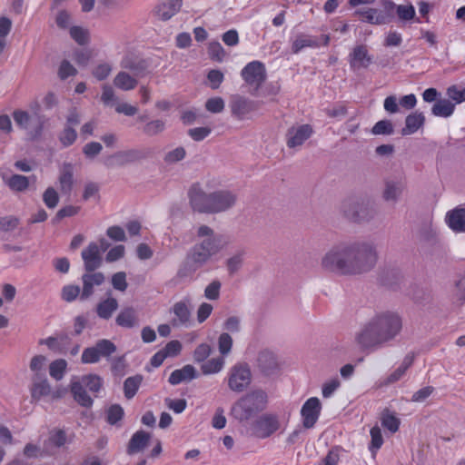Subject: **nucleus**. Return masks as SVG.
<instances>
[{
  "instance_id": "nucleus-1",
  "label": "nucleus",
  "mask_w": 465,
  "mask_h": 465,
  "mask_svg": "<svg viewBox=\"0 0 465 465\" xmlns=\"http://www.w3.org/2000/svg\"><path fill=\"white\" fill-rule=\"evenodd\" d=\"M378 261L377 247L370 241L341 242L321 258L322 271L338 275H360L371 271Z\"/></svg>"
},
{
  "instance_id": "nucleus-2",
  "label": "nucleus",
  "mask_w": 465,
  "mask_h": 465,
  "mask_svg": "<svg viewBox=\"0 0 465 465\" xmlns=\"http://www.w3.org/2000/svg\"><path fill=\"white\" fill-rule=\"evenodd\" d=\"M402 329L401 316L393 312L374 315L355 335V341L362 349L381 347L398 336Z\"/></svg>"
},
{
  "instance_id": "nucleus-3",
  "label": "nucleus",
  "mask_w": 465,
  "mask_h": 465,
  "mask_svg": "<svg viewBox=\"0 0 465 465\" xmlns=\"http://www.w3.org/2000/svg\"><path fill=\"white\" fill-rule=\"evenodd\" d=\"M267 402V395L262 390L252 391L240 400L232 407V415L239 421H245L262 411Z\"/></svg>"
},
{
  "instance_id": "nucleus-4",
  "label": "nucleus",
  "mask_w": 465,
  "mask_h": 465,
  "mask_svg": "<svg viewBox=\"0 0 465 465\" xmlns=\"http://www.w3.org/2000/svg\"><path fill=\"white\" fill-rule=\"evenodd\" d=\"M341 213L349 221L359 223L371 222L377 215V210L373 204L352 198L341 203Z\"/></svg>"
},
{
  "instance_id": "nucleus-5",
  "label": "nucleus",
  "mask_w": 465,
  "mask_h": 465,
  "mask_svg": "<svg viewBox=\"0 0 465 465\" xmlns=\"http://www.w3.org/2000/svg\"><path fill=\"white\" fill-rule=\"evenodd\" d=\"M197 237L203 240L193 246L204 253L210 260L217 255L226 246L224 236L215 233L208 225L202 224L197 229Z\"/></svg>"
},
{
  "instance_id": "nucleus-6",
  "label": "nucleus",
  "mask_w": 465,
  "mask_h": 465,
  "mask_svg": "<svg viewBox=\"0 0 465 465\" xmlns=\"http://www.w3.org/2000/svg\"><path fill=\"white\" fill-rule=\"evenodd\" d=\"M13 118L17 126L26 132L31 140L38 139L44 130L47 118L40 113L29 114L26 111L15 110Z\"/></svg>"
},
{
  "instance_id": "nucleus-7",
  "label": "nucleus",
  "mask_w": 465,
  "mask_h": 465,
  "mask_svg": "<svg viewBox=\"0 0 465 465\" xmlns=\"http://www.w3.org/2000/svg\"><path fill=\"white\" fill-rule=\"evenodd\" d=\"M241 76L249 86V93L257 96L267 78L265 65L260 61L250 62L242 69Z\"/></svg>"
},
{
  "instance_id": "nucleus-8",
  "label": "nucleus",
  "mask_w": 465,
  "mask_h": 465,
  "mask_svg": "<svg viewBox=\"0 0 465 465\" xmlns=\"http://www.w3.org/2000/svg\"><path fill=\"white\" fill-rule=\"evenodd\" d=\"M211 260L196 247L193 246L180 264L176 276L179 279L193 278L195 272Z\"/></svg>"
},
{
  "instance_id": "nucleus-9",
  "label": "nucleus",
  "mask_w": 465,
  "mask_h": 465,
  "mask_svg": "<svg viewBox=\"0 0 465 465\" xmlns=\"http://www.w3.org/2000/svg\"><path fill=\"white\" fill-rule=\"evenodd\" d=\"M228 387L235 392L245 391L252 381V372L245 362H238L230 368L227 376Z\"/></svg>"
},
{
  "instance_id": "nucleus-10",
  "label": "nucleus",
  "mask_w": 465,
  "mask_h": 465,
  "mask_svg": "<svg viewBox=\"0 0 465 465\" xmlns=\"http://www.w3.org/2000/svg\"><path fill=\"white\" fill-rule=\"evenodd\" d=\"M407 182L402 173L389 175L383 179L382 199L389 203L396 204L401 198Z\"/></svg>"
},
{
  "instance_id": "nucleus-11",
  "label": "nucleus",
  "mask_w": 465,
  "mask_h": 465,
  "mask_svg": "<svg viewBox=\"0 0 465 465\" xmlns=\"http://www.w3.org/2000/svg\"><path fill=\"white\" fill-rule=\"evenodd\" d=\"M191 208L200 213L212 214V193H206L199 184H193L188 191Z\"/></svg>"
},
{
  "instance_id": "nucleus-12",
  "label": "nucleus",
  "mask_w": 465,
  "mask_h": 465,
  "mask_svg": "<svg viewBox=\"0 0 465 465\" xmlns=\"http://www.w3.org/2000/svg\"><path fill=\"white\" fill-rule=\"evenodd\" d=\"M312 134V125L308 124H294L286 132V145L289 149L299 150Z\"/></svg>"
},
{
  "instance_id": "nucleus-13",
  "label": "nucleus",
  "mask_w": 465,
  "mask_h": 465,
  "mask_svg": "<svg viewBox=\"0 0 465 465\" xmlns=\"http://www.w3.org/2000/svg\"><path fill=\"white\" fill-rule=\"evenodd\" d=\"M237 194L230 190L212 192V214L220 213L232 209L237 203Z\"/></svg>"
},
{
  "instance_id": "nucleus-14",
  "label": "nucleus",
  "mask_w": 465,
  "mask_h": 465,
  "mask_svg": "<svg viewBox=\"0 0 465 465\" xmlns=\"http://www.w3.org/2000/svg\"><path fill=\"white\" fill-rule=\"evenodd\" d=\"M146 153L139 149L118 151L106 158L104 163L108 167L124 166L141 161Z\"/></svg>"
},
{
  "instance_id": "nucleus-15",
  "label": "nucleus",
  "mask_w": 465,
  "mask_h": 465,
  "mask_svg": "<svg viewBox=\"0 0 465 465\" xmlns=\"http://www.w3.org/2000/svg\"><path fill=\"white\" fill-rule=\"evenodd\" d=\"M260 105V102L252 101L241 95H234L230 101L232 114L239 120H242L249 114L257 111Z\"/></svg>"
},
{
  "instance_id": "nucleus-16",
  "label": "nucleus",
  "mask_w": 465,
  "mask_h": 465,
  "mask_svg": "<svg viewBox=\"0 0 465 465\" xmlns=\"http://www.w3.org/2000/svg\"><path fill=\"white\" fill-rule=\"evenodd\" d=\"M321 410V401L316 397H312L304 402L301 410L304 428L311 429L314 426L319 419Z\"/></svg>"
},
{
  "instance_id": "nucleus-17",
  "label": "nucleus",
  "mask_w": 465,
  "mask_h": 465,
  "mask_svg": "<svg viewBox=\"0 0 465 465\" xmlns=\"http://www.w3.org/2000/svg\"><path fill=\"white\" fill-rule=\"evenodd\" d=\"M373 62V57L369 54L364 45H356L349 54L350 67L352 71L368 68Z\"/></svg>"
},
{
  "instance_id": "nucleus-18",
  "label": "nucleus",
  "mask_w": 465,
  "mask_h": 465,
  "mask_svg": "<svg viewBox=\"0 0 465 465\" xmlns=\"http://www.w3.org/2000/svg\"><path fill=\"white\" fill-rule=\"evenodd\" d=\"M259 370L267 376L274 375L280 371V363L277 356L269 350H262L257 357Z\"/></svg>"
},
{
  "instance_id": "nucleus-19",
  "label": "nucleus",
  "mask_w": 465,
  "mask_h": 465,
  "mask_svg": "<svg viewBox=\"0 0 465 465\" xmlns=\"http://www.w3.org/2000/svg\"><path fill=\"white\" fill-rule=\"evenodd\" d=\"M82 258L84 263V269L88 272H94L103 262L100 248L96 242H90L88 246L83 250Z\"/></svg>"
},
{
  "instance_id": "nucleus-20",
  "label": "nucleus",
  "mask_w": 465,
  "mask_h": 465,
  "mask_svg": "<svg viewBox=\"0 0 465 465\" xmlns=\"http://www.w3.org/2000/svg\"><path fill=\"white\" fill-rule=\"evenodd\" d=\"M255 428L257 436L265 439L279 430L280 423L275 415L265 414L256 421Z\"/></svg>"
},
{
  "instance_id": "nucleus-21",
  "label": "nucleus",
  "mask_w": 465,
  "mask_h": 465,
  "mask_svg": "<svg viewBox=\"0 0 465 465\" xmlns=\"http://www.w3.org/2000/svg\"><path fill=\"white\" fill-rule=\"evenodd\" d=\"M74 167L71 163H64L59 170V190L64 195H70L74 184Z\"/></svg>"
},
{
  "instance_id": "nucleus-22",
  "label": "nucleus",
  "mask_w": 465,
  "mask_h": 465,
  "mask_svg": "<svg viewBox=\"0 0 465 465\" xmlns=\"http://www.w3.org/2000/svg\"><path fill=\"white\" fill-rule=\"evenodd\" d=\"M83 291L80 299L86 300L94 293V287L99 286L104 282V275L102 272H86L82 275Z\"/></svg>"
},
{
  "instance_id": "nucleus-23",
  "label": "nucleus",
  "mask_w": 465,
  "mask_h": 465,
  "mask_svg": "<svg viewBox=\"0 0 465 465\" xmlns=\"http://www.w3.org/2000/svg\"><path fill=\"white\" fill-rule=\"evenodd\" d=\"M354 15L361 17L363 22L371 25L388 24V15L376 8H360L354 12Z\"/></svg>"
},
{
  "instance_id": "nucleus-24",
  "label": "nucleus",
  "mask_w": 465,
  "mask_h": 465,
  "mask_svg": "<svg viewBox=\"0 0 465 465\" xmlns=\"http://www.w3.org/2000/svg\"><path fill=\"white\" fill-rule=\"evenodd\" d=\"M416 354L411 351L405 355L400 366L394 370L388 377L382 381V385H390L401 380L406 374L408 369L413 364Z\"/></svg>"
},
{
  "instance_id": "nucleus-25",
  "label": "nucleus",
  "mask_w": 465,
  "mask_h": 465,
  "mask_svg": "<svg viewBox=\"0 0 465 465\" xmlns=\"http://www.w3.org/2000/svg\"><path fill=\"white\" fill-rule=\"evenodd\" d=\"M183 0H162L155 7L156 15L163 20H169L182 7Z\"/></svg>"
},
{
  "instance_id": "nucleus-26",
  "label": "nucleus",
  "mask_w": 465,
  "mask_h": 465,
  "mask_svg": "<svg viewBox=\"0 0 465 465\" xmlns=\"http://www.w3.org/2000/svg\"><path fill=\"white\" fill-rule=\"evenodd\" d=\"M121 66L132 72L134 76L142 77L147 72L148 64L142 58L126 56L122 60Z\"/></svg>"
},
{
  "instance_id": "nucleus-27",
  "label": "nucleus",
  "mask_w": 465,
  "mask_h": 465,
  "mask_svg": "<svg viewBox=\"0 0 465 465\" xmlns=\"http://www.w3.org/2000/svg\"><path fill=\"white\" fill-rule=\"evenodd\" d=\"M150 438V434L144 430L136 431L128 443L127 453L132 455L142 451L148 445Z\"/></svg>"
},
{
  "instance_id": "nucleus-28",
  "label": "nucleus",
  "mask_w": 465,
  "mask_h": 465,
  "mask_svg": "<svg viewBox=\"0 0 465 465\" xmlns=\"http://www.w3.org/2000/svg\"><path fill=\"white\" fill-rule=\"evenodd\" d=\"M115 322L117 325L124 328H133L138 325L139 319L136 310L133 307L124 308L117 315Z\"/></svg>"
},
{
  "instance_id": "nucleus-29",
  "label": "nucleus",
  "mask_w": 465,
  "mask_h": 465,
  "mask_svg": "<svg viewBox=\"0 0 465 465\" xmlns=\"http://www.w3.org/2000/svg\"><path fill=\"white\" fill-rule=\"evenodd\" d=\"M51 393V386L45 376H34L31 388V395L35 400L48 396Z\"/></svg>"
},
{
  "instance_id": "nucleus-30",
  "label": "nucleus",
  "mask_w": 465,
  "mask_h": 465,
  "mask_svg": "<svg viewBox=\"0 0 465 465\" xmlns=\"http://www.w3.org/2000/svg\"><path fill=\"white\" fill-rule=\"evenodd\" d=\"M425 123V117L422 113L414 112L409 114L405 119V127L401 130L402 135H410L416 133Z\"/></svg>"
},
{
  "instance_id": "nucleus-31",
  "label": "nucleus",
  "mask_w": 465,
  "mask_h": 465,
  "mask_svg": "<svg viewBox=\"0 0 465 465\" xmlns=\"http://www.w3.org/2000/svg\"><path fill=\"white\" fill-rule=\"evenodd\" d=\"M196 377V370L193 365H185L182 369L173 371L170 377L169 382L173 385L179 384L183 381H190Z\"/></svg>"
},
{
  "instance_id": "nucleus-32",
  "label": "nucleus",
  "mask_w": 465,
  "mask_h": 465,
  "mask_svg": "<svg viewBox=\"0 0 465 465\" xmlns=\"http://www.w3.org/2000/svg\"><path fill=\"white\" fill-rule=\"evenodd\" d=\"M447 223L455 232H465V208H457L448 213Z\"/></svg>"
},
{
  "instance_id": "nucleus-33",
  "label": "nucleus",
  "mask_w": 465,
  "mask_h": 465,
  "mask_svg": "<svg viewBox=\"0 0 465 465\" xmlns=\"http://www.w3.org/2000/svg\"><path fill=\"white\" fill-rule=\"evenodd\" d=\"M71 392L74 400L79 405L85 408H90L93 405L94 401L92 397L87 393V390L80 383L73 381L71 383Z\"/></svg>"
},
{
  "instance_id": "nucleus-34",
  "label": "nucleus",
  "mask_w": 465,
  "mask_h": 465,
  "mask_svg": "<svg viewBox=\"0 0 465 465\" xmlns=\"http://www.w3.org/2000/svg\"><path fill=\"white\" fill-rule=\"evenodd\" d=\"M75 382L83 385L94 397H96L97 393L102 389L104 384L103 379L96 374H89L83 376L80 381H77Z\"/></svg>"
},
{
  "instance_id": "nucleus-35",
  "label": "nucleus",
  "mask_w": 465,
  "mask_h": 465,
  "mask_svg": "<svg viewBox=\"0 0 465 465\" xmlns=\"http://www.w3.org/2000/svg\"><path fill=\"white\" fill-rule=\"evenodd\" d=\"M136 77L130 75L128 73L122 71L119 72L114 79V84L124 91H130L137 85Z\"/></svg>"
},
{
  "instance_id": "nucleus-36",
  "label": "nucleus",
  "mask_w": 465,
  "mask_h": 465,
  "mask_svg": "<svg viewBox=\"0 0 465 465\" xmlns=\"http://www.w3.org/2000/svg\"><path fill=\"white\" fill-rule=\"evenodd\" d=\"M455 109V104L449 99L438 100L431 108V113L435 116L439 117H450Z\"/></svg>"
},
{
  "instance_id": "nucleus-37",
  "label": "nucleus",
  "mask_w": 465,
  "mask_h": 465,
  "mask_svg": "<svg viewBox=\"0 0 465 465\" xmlns=\"http://www.w3.org/2000/svg\"><path fill=\"white\" fill-rule=\"evenodd\" d=\"M70 339L67 335H58L56 337H48L47 339L41 340L40 344H45L50 350L62 353L65 350V345L69 342Z\"/></svg>"
},
{
  "instance_id": "nucleus-38",
  "label": "nucleus",
  "mask_w": 465,
  "mask_h": 465,
  "mask_svg": "<svg viewBox=\"0 0 465 465\" xmlns=\"http://www.w3.org/2000/svg\"><path fill=\"white\" fill-rule=\"evenodd\" d=\"M118 308V302L114 298H107L97 305V314L100 318L109 319Z\"/></svg>"
},
{
  "instance_id": "nucleus-39",
  "label": "nucleus",
  "mask_w": 465,
  "mask_h": 465,
  "mask_svg": "<svg viewBox=\"0 0 465 465\" xmlns=\"http://www.w3.org/2000/svg\"><path fill=\"white\" fill-rule=\"evenodd\" d=\"M224 364V358L220 356L205 361L202 364L201 370L204 375L214 374L220 372L223 370Z\"/></svg>"
},
{
  "instance_id": "nucleus-40",
  "label": "nucleus",
  "mask_w": 465,
  "mask_h": 465,
  "mask_svg": "<svg viewBox=\"0 0 465 465\" xmlns=\"http://www.w3.org/2000/svg\"><path fill=\"white\" fill-rule=\"evenodd\" d=\"M319 43L316 39L309 35H299L292 42V51L293 54L299 53L304 47H318Z\"/></svg>"
},
{
  "instance_id": "nucleus-41",
  "label": "nucleus",
  "mask_w": 465,
  "mask_h": 465,
  "mask_svg": "<svg viewBox=\"0 0 465 465\" xmlns=\"http://www.w3.org/2000/svg\"><path fill=\"white\" fill-rule=\"evenodd\" d=\"M8 187L15 192H24L29 186V179L21 174H13L6 180Z\"/></svg>"
},
{
  "instance_id": "nucleus-42",
  "label": "nucleus",
  "mask_w": 465,
  "mask_h": 465,
  "mask_svg": "<svg viewBox=\"0 0 465 465\" xmlns=\"http://www.w3.org/2000/svg\"><path fill=\"white\" fill-rule=\"evenodd\" d=\"M143 377L141 375L129 377L125 380L124 383V396L127 399H132L135 395L141 385Z\"/></svg>"
},
{
  "instance_id": "nucleus-43",
  "label": "nucleus",
  "mask_w": 465,
  "mask_h": 465,
  "mask_svg": "<svg viewBox=\"0 0 465 465\" xmlns=\"http://www.w3.org/2000/svg\"><path fill=\"white\" fill-rule=\"evenodd\" d=\"M381 425L389 430L391 432L394 433L399 430L400 427V420L392 414L388 409H385L381 413Z\"/></svg>"
},
{
  "instance_id": "nucleus-44",
  "label": "nucleus",
  "mask_w": 465,
  "mask_h": 465,
  "mask_svg": "<svg viewBox=\"0 0 465 465\" xmlns=\"http://www.w3.org/2000/svg\"><path fill=\"white\" fill-rule=\"evenodd\" d=\"M94 347L97 354L99 355V359H101V357L108 358L116 351V346L111 341L106 339L99 340L94 344Z\"/></svg>"
},
{
  "instance_id": "nucleus-45",
  "label": "nucleus",
  "mask_w": 465,
  "mask_h": 465,
  "mask_svg": "<svg viewBox=\"0 0 465 465\" xmlns=\"http://www.w3.org/2000/svg\"><path fill=\"white\" fill-rule=\"evenodd\" d=\"M244 259V252L239 251L226 261V268L230 275L235 274L242 267Z\"/></svg>"
},
{
  "instance_id": "nucleus-46",
  "label": "nucleus",
  "mask_w": 465,
  "mask_h": 465,
  "mask_svg": "<svg viewBox=\"0 0 465 465\" xmlns=\"http://www.w3.org/2000/svg\"><path fill=\"white\" fill-rule=\"evenodd\" d=\"M165 129V122L162 119H155L147 122L143 127V133L148 136L157 135Z\"/></svg>"
},
{
  "instance_id": "nucleus-47",
  "label": "nucleus",
  "mask_w": 465,
  "mask_h": 465,
  "mask_svg": "<svg viewBox=\"0 0 465 465\" xmlns=\"http://www.w3.org/2000/svg\"><path fill=\"white\" fill-rule=\"evenodd\" d=\"M66 367L67 362L65 360L59 359L54 361L49 366L50 376L55 379L56 381L62 380Z\"/></svg>"
},
{
  "instance_id": "nucleus-48",
  "label": "nucleus",
  "mask_w": 465,
  "mask_h": 465,
  "mask_svg": "<svg viewBox=\"0 0 465 465\" xmlns=\"http://www.w3.org/2000/svg\"><path fill=\"white\" fill-rule=\"evenodd\" d=\"M232 338L228 332H223L218 337V349L222 357L228 355L232 348Z\"/></svg>"
},
{
  "instance_id": "nucleus-49",
  "label": "nucleus",
  "mask_w": 465,
  "mask_h": 465,
  "mask_svg": "<svg viewBox=\"0 0 465 465\" xmlns=\"http://www.w3.org/2000/svg\"><path fill=\"white\" fill-rule=\"evenodd\" d=\"M47 359L43 355H35L31 359L29 368L35 372V376H45V367Z\"/></svg>"
},
{
  "instance_id": "nucleus-50",
  "label": "nucleus",
  "mask_w": 465,
  "mask_h": 465,
  "mask_svg": "<svg viewBox=\"0 0 465 465\" xmlns=\"http://www.w3.org/2000/svg\"><path fill=\"white\" fill-rule=\"evenodd\" d=\"M43 201L47 208L54 209L59 203V194L54 187H48L43 193Z\"/></svg>"
},
{
  "instance_id": "nucleus-51",
  "label": "nucleus",
  "mask_w": 465,
  "mask_h": 465,
  "mask_svg": "<svg viewBox=\"0 0 465 465\" xmlns=\"http://www.w3.org/2000/svg\"><path fill=\"white\" fill-rule=\"evenodd\" d=\"M222 283L219 280L212 281L204 289V297L211 301H216L220 297Z\"/></svg>"
},
{
  "instance_id": "nucleus-52",
  "label": "nucleus",
  "mask_w": 465,
  "mask_h": 465,
  "mask_svg": "<svg viewBox=\"0 0 465 465\" xmlns=\"http://www.w3.org/2000/svg\"><path fill=\"white\" fill-rule=\"evenodd\" d=\"M78 296H81L80 287L77 285L68 284L63 287L61 297L67 302H74Z\"/></svg>"
},
{
  "instance_id": "nucleus-53",
  "label": "nucleus",
  "mask_w": 465,
  "mask_h": 465,
  "mask_svg": "<svg viewBox=\"0 0 465 465\" xmlns=\"http://www.w3.org/2000/svg\"><path fill=\"white\" fill-rule=\"evenodd\" d=\"M212 353V347L207 343L199 344L193 351V360L196 362H204Z\"/></svg>"
},
{
  "instance_id": "nucleus-54",
  "label": "nucleus",
  "mask_w": 465,
  "mask_h": 465,
  "mask_svg": "<svg viewBox=\"0 0 465 465\" xmlns=\"http://www.w3.org/2000/svg\"><path fill=\"white\" fill-rule=\"evenodd\" d=\"M70 35L77 44L81 45L87 44L89 41V35L87 30L79 26L71 27Z\"/></svg>"
},
{
  "instance_id": "nucleus-55",
  "label": "nucleus",
  "mask_w": 465,
  "mask_h": 465,
  "mask_svg": "<svg viewBox=\"0 0 465 465\" xmlns=\"http://www.w3.org/2000/svg\"><path fill=\"white\" fill-rule=\"evenodd\" d=\"M20 223V221L15 216H5L0 218V232H12L14 231Z\"/></svg>"
},
{
  "instance_id": "nucleus-56",
  "label": "nucleus",
  "mask_w": 465,
  "mask_h": 465,
  "mask_svg": "<svg viewBox=\"0 0 465 465\" xmlns=\"http://www.w3.org/2000/svg\"><path fill=\"white\" fill-rule=\"evenodd\" d=\"M80 211L79 206L67 205L61 208L55 214L53 223H57L65 217H71L76 215Z\"/></svg>"
},
{
  "instance_id": "nucleus-57",
  "label": "nucleus",
  "mask_w": 465,
  "mask_h": 465,
  "mask_svg": "<svg viewBox=\"0 0 465 465\" xmlns=\"http://www.w3.org/2000/svg\"><path fill=\"white\" fill-rule=\"evenodd\" d=\"M173 313L179 319L180 323H185L189 321L190 311L184 302H177L173 308Z\"/></svg>"
},
{
  "instance_id": "nucleus-58",
  "label": "nucleus",
  "mask_w": 465,
  "mask_h": 465,
  "mask_svg": "<svg viewBox=\"0 0 465 465\" xmlns=\"http://www.w3.org/2000/svg\"><path fill=\"white\" fill-rule=\"evenodd\" d=\"M399 18L402 21H410L415 16V9L412 5H399L396 8Z\"/></svg>"
},
{
  "instance_id": "nucleus-59",
  "label": "nucleus",
  "mask_w": 465,
  "mask_h": 465,
  "mask_svg": "<svg viewBox=\"0 0 465 465\" xmlns=\"http://www.w3.org/2000/svg\"><path fill=\"white\" fill-rule=\"evenodd\" d=\"M373 134H393V125L388 120H381L377 122L371 130Z\"/></svg>"
},
{
  "instance_id": "nucleus-60",
  "label": "nucleus",
  "mask_w": 465,
  "mask_h": 465,
  "mask_svg": "<svg viewBox=\"0 0 465 465\" xmlns=\"http://www.w3.org/2000/svg\"><path fill=\"white\" fill-rule=\"evenodd\" d=\"M208 53L212 59L219 62L225 57V51L219 42H212L209 44Z\"/></svg>"
},
{
  "instance_id": "nucleus-61",
  "label": "nucleus",
  "mask_w": 465,
  "mask_h": 465,
  "mask_svg": "<svg viewBox=\"0 0 465 465\" xmlns=\"http://www.w3.org/2000/svg\"><path fill=\"white\" fill-rule=\"evenodd\" d=\"M77 73V70L74 67L73 64L67 60H64L61 62L59 69H58V76L62 80H65L69 76H74Z\"/></svg>"
},
{
  "instance_id": "nucleus-62",
  "label": "nucleus",
  "mask_w": 465,
  "mask_h": 465,
  "mask_svg": "<svg viewBox=\"0 0 465 465\" xmlns=\"http://www.w3.org/2000/svg\"><path fill=\"white\" fill-rule=\"evenodd\" d=\"M186 155V151L183 147H177L168 152L164 156V162L167 163H174L182 161Z\"/></svg>"
},
{
  "instance_id": "nucleus-63",
  "label": "nucleus",
  "mask_w": 465,
  "mask_h": 465,
  "mask_svg": "<svg viewBox=\"0 0 465 465\" xmlns=\"http://www.w3.org/2000/svg\"><path fill=\"white\" fill-rule=\"evenodd\" d=\"M205 108L207 111L213 114L221 113L224 109V101L221 97L208 99L205 103Z\"/></svg>"
},
{
  "instance_id": "nucleus-64",
  "label": "nucleus",
  "mask_w": 465,
  "mask_h": 465,
  "mask_svg": "<svg viewBox=\"0 0 465 465\" xmlns=\"http://www.w3.org/2000/svg\"><path fill=\"white\" fill-rule=\"evenodd\" d=\"M77 137L76 132L74 128L68 126L64 129L59 136L60 142L64 146H69L73 144Z\"/></svg>"
}]
</instances>
